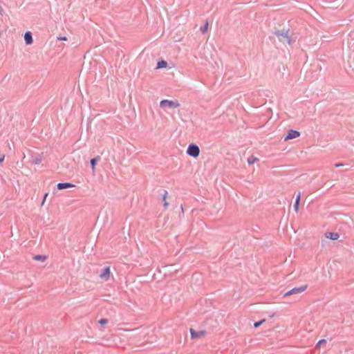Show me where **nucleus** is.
<instances>
[{
  "label": "nucleus",
  "instance_id": "obj_17",
  "mask_svg": "<svg viewBox=\"0 0 354 354\" xmlns=\"http://www.w3.org/2000/svg\"><path fill=\"white\" fill-rule=\"evenodd\" d=\"M258 159L254 156H250L248 159V162L249 165L253 164L254 162L257 161Z\"/></svg>",
  "mask_w": 354,
  "mask_h": 354
},
{
  "label": "nucleus",
  "instance_id": "obj_14",
  "mask_svg": "<svg viewBox=\"0 0 354 354\" xmlns=\"http://www.w3.org/2000/svg\"><path fill=\"white\" fill-rule=\"evenodd\" d=\"M47 259L46 255L37 254L33 257V259L37 261H44Z\"/></svg>",
  "mask_w": 354,
  "mask_h": 354
},
{
  "label": "nucleus",
  "instance_id": "obj_6",
  "mask_svg": "<svg viewBox=\"0 0 354 354\" xmlns=\"http://www.w3.org/2000/svg\"><path fill=\"white\" fill-rule=\"evenodd\" d=\"M300 136V132L297 130L290 129L288 131L287 135L285 136L284 140H291L298 138Z\"/></svg>",
  "mask_w": 354,
  "mask_h": 354
},
{
  "label": "nucleus",
  "instance_id": "obj_2",
  "mask_svg": "<svg viewBox=\"0 0 354 354\" xmlns=\"http://www.w3.org/2000/svg\"><path fill=\"white\" fill-rule=\"evenodd\" d=\"M187 153L193 158H197L200 153V149L197 145L190 144L187 147Z\"/></svg>",
  "mask_w": 354,
  "mask_h": 354
},
{
  "label": "nucleus",
  "instance_id": "obj_19",
  "mask_svg": "<svg viewBox=\"0 0 354 354\" xmlns=\"http://www.w3.org/2000/svg\"><path fill=\"white\" fill-rule=\"evenodd\" d=\"M99 324L100 325H104L108 323V319H105V318H103V319H101L98 321Z\"/></svg>",
  "mask_w": 354,
  "mask_h": 354
},
{
  "label": "nucleus",
  "instance_id": "obj_16",
  "mask_svg": "<svg viewBox=\"0 0 354 354\" xmlns=\"http://www.w3.org/2000/svg\"><path fill=\"white\" fill-rule=\"evenodd\" d=\"M42 158L41 156H37L32 160V163L35 165H39L41 162Z\"/></svg>",
  "mask_w": 354,
  "mask_h": 354
},
{
  "label": "nucleus",
  "instance_id": "obj_4",
  "mask_svg": "<svg viewBox=\"0 0 354 354\" xmlns=\"http://www.w3.org/2000/svg\"><path fill=\"white\" fill-rule=\"evenodd\" d=\"M308 288L307 285H304L300 287H295L288 291L284 294V297L290 296L292 295L299 294L305 291Z\"/></svg>",
  "mask_w": 354,
  "mask_h": 354
},
{
  "label": "nucleus",
  "instance_id": "obj_13",
  "mask_svg": "<svg viewBox=\"0 0 354 354\" xmlns=\"http://www.w3.org/2000/svg\"><path fill=\"white\" fill-rule=\"evenodd\" d=\"M167 194H168L167 191L165 190L164 194L162 195V201H164L163 205H164L165 208H167L169 206V203L166 201Z\"/></svg>",
  "mask_w": 354,
  "mask_h": 354
},
{
  "label": "nucleus",
  "instance_id": "obj_12",
  "mask_svg": "<svg viewBox=\"0 0 354 354\" xmlns=\"http://www.w3.org/2000/svg\"><path fill=\"white\" fill-rule=\"evenodd\" d=\"M167 66V62L165 60H160L158 62L156 68H166Z\"/></svg>",
  "mask_w": 354,
  "mask_h": 354
},
{
  "label": "nucleus",
  "instance_id": "obj_21",
  "mask_svg": "<svg viewBox=\"0 0 354 354\" xmlns=\"http://www.w3.org/2000/svg\"><path fill=\"white\" fill-rule=\"evenodd\" d=\"M300 199H301V192H299L297 194V196H296V198H295V202H298V203H300Z\"/></svg>",
  "mask_w": 354,
  "mask_h": 354
},
{
  "label": "nucleus",
  "instance_id": "obj_26",
  "mask_svg": "<svg viewBox=\"0 0 354 354\" xmlns=\"http://www.w3.org/2000/svg\"><path fill=\"white\" fill-rule=\"evenodd\" d=\"M59 39H62V40H66V37H59Z\"/></svg>",
  "mask_w": 354,
  "mask_h": 354
},
{
  "label": "nucleus",
  "instance_id": "obj_5",
  "mask_svg": "<svg viewBox=\"0 0 354 354\" xmlns=\"http://www.w3.org/2000/svg\"><path fill=\"white\" fill-rule=\"evenodd\" d=\"M110 274H111L110 267L106 266V267H104L102 270V271L100 274V277L104 281H107L110 278Z\"/></svg>",
  "mask_w": 354,
  "mask_h": 354
},
{
  "label": "nucleus",
  "instance_id": "obj_20",
  "mask_svg": "<svg viewBox=\"0 0 354 354\" xmlns=\"http://www.w3.org/2000/svg\"><path fill=\"white\" fill-rule=\"evenodd\" d=\"M326 339H321V340H319V341L317 343V344H316V348L319 347L321 345H322L323 344H326Z\"/></svg>",
  "mask_w": 354,
  "mask_h": 354
},
{
  "label": "nucleus",
  "instance_id": "obj_1",
  "mask_svg": "<svg viewBox=\"0 0 354 354\" xmlns=\"http://www.w3.org/2000/svg\"><path fill=\"white\" fill-rule=\"evenodd\" d=\"M288 30H276L273 34L279 38L280 41L287 42L288 44H290L291 38L288 35Z\"/></svg>",
  "mask_w": 354,
  "mask_h": 354
},
{
  "label": "nucleus",
  "instance_id": "obj_9",
  "mask_svg": "<svg viewBox=\"0 0 354 354\" xmlns=\"http://www.w3.org/2000/svg\"><path fill=\"white\" fill-rule=\"evenodd\" d=\"M326 237L333 241L337 240L339 237V235L337 232H328L326 234Z\"/></svg>",
  "mask_w": 354,
  "mask_h": 354
},
{
  "label": "nucleus",
  "instance_id": "obj_18",
  "mask_svg": "<svg viewBox=\"0 0 354 354\" xmlns=\"http://www.w3.org/2000/svg\"><path fill=\"white\" fill-rule=\"evenodd\" d=\"M266 322V319H261L260 321H258V322H254V328H258L263 323H264Z\"/></svg>",
  "mask_w": 354,
  "mask_h": 354
},
{
  "label": "nucleus",
  "instance_id": "obj_25",
  "mask_svg": "<svg viewBox=\"0 0 354 354\" xmlns=\"http://www.w3.org/2000/svg\"><path fill=\"white\" fill-rule=\"evenodd\" d=\"M48 193L45 194H44V198H43V201H42V203H44V201L46 200V197L48 196Z\"/></svg>",
  "mask_w": 354,
  "mask_h": 354
},
{
  "label": "nucleus",
  "instance_id": "obj_23",
  "mask_svg": "<svg viewBox=\"0 0 354 354\" xmlns=\"http://www.w3.org/2000/svg\"><path fill=\"white\" fill-rule=\"evenodd\" d=\"M4 158H5V156L0 154V163H1L4 160Z\"/></svg>",
  "mask_w": 354,
  "mask_h": 354
},
{
  "label": "nucleus",
  "instance_id": "obj_11",
  "mask_svg": "<svg viewBox=\"0 0 354 354\" xmlns=\"http://www.w3.org/2000/svg\"><path fill=\"white\" fill-rule=\"evenodd\" d=\"M99 160H100L99 156H97L95 158L91 159L90 164H91V167L93 171L95 170V165Z\"/></svg>",
  "mask_w": 354,
  "mask_h": 354
},
{
  "label": "nucleus",
  "instance_id": "obj_3",
  "mask_svg": "<svg viewBox=\"0 0 354 354\" xmlns=\"http://www.w3.org/2000/svg\"><path fill=\"white\" fill-rule=\"evenodd\" d=\"M180 106V104L178 102V101H173V100H162L160 102V106L162 109L165 108H177Z\"/></svg>",
  "mask_w": 354,
  "mask_h": 354
},
{
  "label": "nucleus",
  "instance_id": "obj_8",
  "mask_svg": "<svg viewBox=\"0 0 354 354\" xmlns=\"http://www.w3.org/2000/svg\"><path fill=\"white\" fill-rule=\"evenodd\" d=\"M75 187V185L70 183H59L57 185V188L59 190L67 189V188H71V187Z\"/></svg>",
  "mask_w": 354,
  "mask_h": 354
},
{
  "label": "nucleus",
  "instance_id": "obj_24",
  "mask_svg": "<svg viewBox=\"0 0 354 354\" xmlns=\"http://www.w3.org/2000/svg\"><path fill=\"white\" fill-rule=\"evenodd\" d=\"M343 165H344V164H342V163H336L335 165V167H341V166H343Z\"/></svg>",
  "mask_w": 354,
  "mask_h": 354
},
{
  "label": "nucleus",
  "instance_id": "obj_7",
  "mask_svg": "<svg viewBox=\"0 0 354 354\" xmlns=\"http://www.w3.org/2000/svg\"><path fill=\"white\" fill-rule=\"evenodd\" d=\"M24 41L26 45H30L33 42L32 35L31 32L26 31L24 34Z\"/></svg>",
  "mask_w": 354,
  "mask_h": 354
},
{
  "label": "nucleus",
  "instance_id": "obj_15",
  "mask_svg": "<svg viewBox=\"0 0 354 354\" xmlns=\"http://www.w3.org/2000/svg\"><path fill=\"white\" fill-rule=\"evenodd\" d=\"M208 21H206V23L204 24V26H201L200 30H201V32L203 33V34H205L207 29H208Z\"/></svg>",
  "mask_w": 354,
  "mask_h": 354
},
{
  "label": "nucleus",
  "instance_id": "obj_10",
  "mask_svg": "<svg viewBox=\"0 0 354 354\" xmlns=\"http://www.w3.org/2000/svg\"><path fill=\"white\" fill-rule=\"evenodd\" d=\"M204 333L203 331L197 332L193 328H190L191 337L195 339Z\"/></svg>",
  "mask_w": 354,
  "mask_h": 354
},
{
  "label": "nucleus",
  "instance_id": "obj_22",
  "mask_svg": "<svg viewBox=\"0 0 354 354\" xmlns=\"http://www.w3.org/2000/svg\"><path fill=\"white\" fill-rule=\"evenodd\" d=\"M299 203L298 202H295V204H294V209L295 210L296 212H297L299 211Z\"/></svg>",
  "mask_w": 354,
  "mask_h": 354
}]
</instances>
